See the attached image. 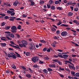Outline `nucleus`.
Segmentation results:
<instances>
[{
    "label": "nucleus",
    "mask_w": 79,
    "mask_h": 79,
    "mask_svg": "<svg viewBox=\"0 0 79 79\" xmlns=\"http://www.w3.org/2000/svg\"><path fill=\"white\" fill-rule=\"evenodd\" d=\"M7 56L9 58L12 57L14 59H16V55L15 54V53L13 52H10V53L8 54Z\"/></svg>",
    "instance_id": "f257e3e1"
},
{
    "label": "nucleus",
    "mask_w": 79,
    "mask_h": 79,
    "mask_svg": "<svg viewBox=\"0 0 79 79\" xmlns=\"http://www.w3.org/2000/svg\"><path fill=\"white\" fill-rule=\"evenodd\" d=\"M8 36L10 37H11V38H13L15 37V35H14V34L11 33H8L7 34V35L6 36V37L7 39L9 40H11V39Z\"/></svg>",
    "instance_id": "f03ea898"
},
{
    "label": "nucleus",
    "mask_w": 79,
    "mask_h": 79,
    "mask_svg": "<svg viewBox=\"0 0 79 79\" xmlns=\"http://www.w3.org/2000/svg\"><path fill=\"white\" fill-rule=\"evenodd\" d=\"M38 58V57L35 56L32 57L31 60L32 61H33V63H36L37 61H39V59Z\"/></svg>",
    "instance_id": "7ed1b4c3"
},
{
    "label": "nucleus",
    "mask_w": 79,
    "mask_h": 79,
    "mask_svg": "<svg viewBox=\"0 0 79 79\" xmlns=\"http://www.w3.org/2000/svg\"><path fill=\"white\" fill-rule=\"evenodd\" d=\"M61 34L62 36H66L67 35H68V33H67V31H64L61 33Z\"/></svg>",
    "instance_id": "20e7f679"
},
{
    "label": "nucleus",
    "mask_w": 79,
    "mask_h": 79,
    "mask_svg": "<svg viewBox=\"0 0 79 79\" xmlns=\"http://www.w3.org/2000/svg\"><path fill=\"white\" fill-rule=\"evenodd\" d=\"M15 19H16V17L10 16V17L9 20L10 21H14Z\"/></svg>",
    "instance_id": "39448f33"
},
{
    "label": "nucleus",
    "mask_w": 79,
    "mask_h": 79,
    "mask_svg": "<svg viewBox=\"0 0 79 79\" xmlns=\"http://www.w3.org/2000/svg\"><path fill=\"white\" fill-rule=\"evenodd\" d=\"M21 42L22 44L23 45H27V42H26V41L25 40H22Z\"/></svg>",
    "instance_id": "423d86ee"
},
{
    "label": "nucleus",
    "mask_w": 79,
    "mask_h": 79,
    "mask_svg": "<svg viewBox=\"0 0 79 79\" xmlns=\"http://www.w3.org/2000/svg\"><path fill=\"white\" fill-rule=\"evenodd\" d=\"M73 66H72V65L69 64V68L70 69H73L74 70H75L76 69V68L74 66V65H73Z\"/></svg>",
    "instance_id": "0eeeda50"
},
{
    "label": "nucleus",
    "mask_w": 79,
    "mask_h": 79,
    "mask_svg": "<svg viewBox=\"0 0 79 79\" xmlns=\"http://www.w3.org/2000/svg\"><path fill=\"white\" fill-rule=\"evenodd\" d=\"M73 1H69L68 3L65 4V6H68L70 5H72L73 4Z\"/></svg>",
    "instance_id": "6e6552de"
},
{
    "label": "nucleus",
    "mask_w": 79,
    "mask_h": 79,
    "mask_svg": "<svg viewBox=\"0 0 79 79\" xmlns=\"http://www.w3.org/2000/svg\"><path fill=\"white\" fill-rule=\"evenodd\" d=\"M9 45L10 46H11V47H14V48H20L19 47V46L18 45H17V47L11 44H9Z\"/></svg>",
    "instance_id": "1a4fd4ad"
},
{
    "label": "nucleus",
    "mask_w": 79,
    "mask_h": 79,
    "mask_svg": "<svg viewBox=\"0 0 79 79\" xmlns=\"http://www.w3.org/2000/svg\"><path fill=\"white\" fill-rule=\"evenodd\" d=\"M11 29L13 31H16L17 27L16 26H12L11 28Z\"/></svg>",
    "instance_id": "9d476101"
},
{
    "label": "nucleus",
    "mask_w": 79,
    "mask_h": 79,
    "mask_svg": "<svg viewBox=\"0 0 79 79\" xmlns=\"http://www.w3.org/2000/svg\"><path fill=\"white\" fill-rule=\"evenodd\" d=\"M19 2L18 1H15L13 3V5L14 6H16L18 5V4Z\"/></svg>",
    "instance_id": "9b49d317"
},
{
    "label": "nucleus",
    "mask_w": 79,
    "mask_h": 79,
    "mask_svg": "<svg viewBox=\"0 0 79 79\" xmlns=\"http://www.w3.org/2000/svg\"><path fill=\"white\" fill-rule=\"evenodd\" d=\"M49 66L50 68H56V65H55V64H51L49 65Z\"/></svg>",
    "instance_id": "f8f14e48"
},
{
    "label": "nucleus",
    "mask_w": 79,
    "mask_h": 79,
    "mask_svg": "<svg viewBox=\"0 0 79 79\" xmlns=\"http://www.w3.org/2000/svg\"><path fill=\"white\" fill-rule=\"evenodd\" d=\"M63 58H64L65 59H66L69 56V55H67L66 54H64L63 55Z\"/></svg>",
    "instance_id": "ddd939ff"
},
{
    "label": "nucleus",
    "mask_w": 79,
    "mask_h": 79,
    "mask_svg": "<svg viewBox=\"0 0 79 79\" xmlns=\"http://www.w3.org/2000/svg\"><path fill=\"white\" fill-rule=\"evenodd\" d=\"M19 45L20 47H26V46L24 45L23 44H19Z\"/></svg>",
    "instance_id": "4468645a"
},
{
    "label": "nucleus",
    "mask_w": 79,
    "mask_h": 79,
    "mask_svg": "<svg viewBox=\"0 0 79 79\" xmlns=\"http://www.w3.org/2000/svg\"><path fill=\"white\" fill-rule=\"evenodd\" d=\"M56 42L54 41L52 44V46L53 47H55L56 46Z\"/></svg>",
    "instance_id": "2eb2a0df"
},
{
    "label": "nucleus",
    "mask_w": 79,
    "mask_h": 79,
    "mask_svg": "<svg viewBox=\"0 0 79 79\" xmlns=\"http://www.w3.org/2000/svg\"><path fill=\"white\" fill-rule=\"evenodd\" d=\"M1 45L2 47H6V44L5 43H1Z\"/></svg>",
    "instance_id": "dca6fc26"
},
{
    "label": "nucleus",
    "mask_w": 79,
    "mask_h": 79,
    "mask_svg": "<svg viewBox=\"0 0 79 79\" xmlns=\"http://www.w3.org/2000/svg\"><path fill=\"white\" fill-rule=\"evenodd\" d=\"M45 3V1H44V0H40V5H42L43 3Z\"/></svg>",
    "instance_id": "f3484780"
},
{
    "label": "nucleus",
    "mask_w": 79,
    "mask_h": 79,
    "mask_svg": "<svg viewBox=\"0 0 79 79\" xmlns=\"http://www.w3.org/2000/svg\"><path fill=\"white\" fill-rule=\"evenodd\" d=\"M35 5V2L34 1L30 2V5L31 6H34Z\"/></svg>",
    "instance_id": "a211bd4d"
},
{
    "label": "nucleus",
    "mask_w": 79,
    "mask_h": 79,
    "mask_svg": "<svg viewBox=\"0 0 79 79\" xmlns=\"http://www.w3.org/2000/svg\"><path fill=\"white\" fill-rule=\"evenodd\" d=\"M71 42H72V44H74V45L75 46H76V47H79V45H78V44H77L76 43L73 41H71Z\"/></svg>",
    "instance_id": "6ab92c4d"
},
{
    "label": "nucleus",
    "mask_w": 79,
    "mask_h": 79,
    "mask_svg": "<svg viewBox=\"0 0 79 79\" xmlns=\"http://www.w3.org/2000/svg\"><path fill=\"white\" fill-rule=\"evenodd\" d=\"M15 53L16 54V56L17 57H18V58H21V55H20V54H19L17 52H15Z\"/></svg>",
    "instance_id": "aec40b11"
},
{
    "label": "nucleus",
    "mask_w": 79,
    "mask_h": 79,
    "mask_svg": "<svg viewBox=\"0 0 79 79\" xmlns=\"http://www.w3.org/2000/svg\"><path fill=\"white\" fill-rule=\"evenodd\" d=\"M51 31L52 32H55L56 31V29L54 27H52Z\"/></svg>",
    "instance_id": "412c9836"
},
{
    "label": "nucleus",
    "mask_w": 79,
    "mask_h": 79,
    "mask_svg": "<svg viewBox=\"0 0 79 79\" xmlns=\"http://www.w3.org/2000/svg\"><path fill=\"white\" fill-rule=\"evenodd\" d=\"M51 10H54L55 9V6H51Z\"/></svg>",
    "instance_id": "4be33fe9"
},
{
    "label": "nucleus",
    "mask_w": 79,
    "mask_h": 79,
    "mask_svg": "<svg viewBox=\"0 0 79 79\" xmlns=\"http://www.w3.org/2000/svg\"><path fill=\"white\" fill-rule=\"evenodd\" d=\"M31 55V53L29 52H27L26 53V55L27 56H30Z\"/></svg>",
    "instance_id": "5701e85b"
},
{
    "label": "nucleus",
    "mask_w": 79,
    "mask_h": 79,
    "mask_svg": "<svg viewBox=\"0 0 79 79\" xmlns=\"http://www.w3.org/2000/svg\"><path fill=\"white\" fill-rule=\"evenodd\" d=\"M71 74L73 76H75V72H74L72 71L71 72Z\"/></svg>",
    "instance_id": "b1692460"
},
{
    "label": "nucleus",
    "mask_w": 79,
    "mask_h": 79,
    "mask_svg": "<svg viewBox=\"0 0 79 79\" xmlns=\"http://www.w3.org/2000/svg\"><path fill=\"white\" fill-rule=\"evenodd\" d=\"M75 77H79V73H76L75 74Z\"/></svg>",
    "instance_id": "393cba45"
},
{
    "label": "nucleus",
    "mask_w": 79,
    "mask_h": 79,
    "mask_svg": "<svg viewBox=\"0 0 79 79\" xmlns=\"http://www.w3.org/2000/svg\"><path fill=\"white\" fill-rule=\"evenodd\" d=\"M13 11H10L9 10H8L7 11V13L8 14H11V13H13Z\"/></svg>",
    "instance_id": "a878e982"
},
{
    "label": "nucleus",
    "mask_w": 79,
    "mask_h": 79,
    "mask_svg": "<svg viewBox=\"0 0 79 79\" xmlns=\"http://www.w3.org/2000/svg\"><path fill=\"white\" fill-rule=\"evenodd\" d=\"M49 2L50 4H53V3H54V2H53V1L52 0H50L49 1Z\"/></svg>",
    "instance_id": "bb28decb"
},
{
    "label": "nucleus",
    "mask_w": 79,
    "mask_h": 79,
    "mask_svg": "<svg viewBox=\"0 0 79 79\" xmlns=\"http://www.w3.org/2000/svg\"><path fill=\"white\" fill-rule=\"evenodd\" d=\"M48 71L49 72H51V71H53V69H52L50 68H48L47 69Z\"/></svg>",
    "instance_id": "cd10ccee"
},
{
    "label": "nucleus",
    "mask_w": 79,
    "mask_h": 79,
    "mask_svg": "<svg viewBox=\"0 0 79 79\" xmlns=\"http://www.w3.org/2000/svg\"><path fill=\"white\" fill-rule=\"evenodd\" d=\"M60 26H64V27H68V26H69V25H65L64 24H62Z\"/></svg>",
    "instance_id": "c85d7f7f"
},
{
    "label": "nucleus",
    "mask_w": 79,
    "mask_h": 79,
    "mask_svg": "<svg viewBox=\"0 0 79 79\" xmlns=\"http://www.w3.org/2000/svg\"><path fill=\"white\" fill-rule=\"evenodd\" d=\"M29 45L31 47H35V46L32 43L30 44Z\"/></svg>",
    "instance_id": "c756f323"
},
{
    "label": "nucleus",
    "mask_w": 79,
    "mask_h": 79,
    "mask_svg": "<svg viewBox=\"0 0 79 79\" xmlns=\"http://www.w3.org/2000/svg\"><path fill=\"white\" fill-rule=\"evenodd\" d=\"M73 14V13L70 12L69 13L68 15L69 16H72Z\"/></svg>",
    "instance_id": "7c9ffc66"
},
{
    "label": "nucleus",
    "mask_w": 79,
    "mask_h": 79,
    "mask_svg": "<svg viewBox=\"0 0 79 79\" xmlns=\"http://www.w3.org/2000/svg\"><path fill=\"white\" fill-rule=\"evenodd\" d=\"M74 10L75 11H77L79 10V9L77 7H75L74 8Z\"/></svg>",
    "instance_id": "2f4dec72"
},
{
    "label": "nucleus",
    "mask_w": 79,
    "mask_h": 79,
    "mask_svg": "<svg viewBox=\"0 0 79 79\" xmlns=\"http://www.w3.org/2000/svg\"><path fill=\"white\" fill-rule=\"evenodd\" d=\"M39 64H43L44 62L43 61H42L41 60H39Z\"/></svg>",
    "instance_id": "473e14b6"
},
{
    "label": "nucleus",
    "mask_w": 79,
    "mask_h": 79,
    "mask_svg": "<svg viewBox=\"0 0 79 79\" xmlns=\"http://www.w3.org/2000/svg\"><path fill=\"white\" fill-rule=\"evenodd\" d=\"M50 50H52V48H48L47 50V52H50Z\"/></svg>",
    "instance_id": "72a5a7b5"
},
{
    "label": "nucleus",
    "mask_w": 79,
    "mask_h": 79,
    "mask_svg": "<svg viewBox=\"0 0 79 79\" xmlns=\"http://www.w3.org/2000/svg\"><path fill=\"white\" fill-rule=\"evenodd\" d=\"M44 59L45 60H49V57L48 56H47L44 58Z\"/></svg>",
    "instance_id": "f704fd0d"
},
{
    "label": "nucleus",
    "mask_w": 79,
    "mask_h": 79,
    "mask_svg": "<svg viewBox=\"0 0 79 79\" xmlns=\"http://www.w3.org/2000/svg\"><path fill=\"white\" fill-rule=\"evenodd\" d=\"M12 68H13V69H16V66H15V65L13 64L11 66Z\"/></svg>",
    "instance_id": "c9c22d12"
},
{
    "label": "nucleus",
    "mask_w": 79,
    "mask_h": 79,
    "mask_svg": "<svg viewBox=\"0 0 79 79\" xmlns=\"http://www.w3.org/2000/svg\"><path fill=\"white\" fill-rule=\"evenodd\" d=\"M43 72L44 73H48V71L46 69H44L43 70Z\"/></svg>",
    "instance_id": "e433bc0d"
},
{
    "label": "nucleus",
    "mask_w": 79,
    "mask_h": 79,
    "mask_svg": "<svg viewBox=\"0 0 79 79\" xmlns=\"http://www.w3.org/2000/svg\"><path fill=\"white\" fill-rule=\"evenodd\" d=\"M1 39L2 40H4V41H6V38L5 37H2Z\"/></svg>",
    "instance_id": "4c0bfd02"
},
{
    "label": "nucleus",
    "mask_w": 79,
    "mask_h": 79,
    "mask_svg": "<svg viewBox=\"0 0 79 79\" xmlns=\"http://www.w3.org/2000/svg\"><path fill=\"white\" fill-rule=\"evenodd\" d=\"M30 50H35V47H30L29 48Z\"/></svg>",
    "instance_id": "58836bf2"
},
{
    "label": "nucleus",
    "mask_w": 79,
    "mask_h": 79,
    "mask_svg": "<svg viewBox=\"0 0 79 79\" xmlns=\"http://www.w3.org/2000/svg\"><path fill=\"white\" fill-rule=\"evenodd\" d=\"M55 3L56 5H58V4H59V3H60V2H59V1H55Z\"/></svg>",
    "instance_id": "ea45409f"
},
{
    "label": "nucleus",
    "mask_w": 79,
    "mask_h": 79,
    "mask_svg": "<svg viewBox=\"0 0 79 79\" xmlns=\"http://www.w3.org/2000/svg\"><path fill=\"white\" fill-rule=\"evenodd\" d=\"M17 44H19H19H20L21 43V41L20 40H18L17 41Z\"/></svg>",
    "instance_id": "a19ab883"
},
{
    "label": "nucleus",
    "mask_w": 79,
    "mask_h": 79,
    "mask_svg": "<svg viewBox=\"0 0 79 79\" xmlns=\"http://www.w3.org/2000/svg\"><path fill=\"white\" fill-rule=\"evenodd\" d=\"M64 68H61V67H59V71H64Z\"/></svg>",
    "instance_id": "79ce46f5"
},
{
    "label": "nucleus",
    "mask_w": 79,
    "mask_h": 79,
    "mask_svg": "<svg viewBox=\"0 0 79 79\" xmlns=\"http://www.w3.org/2000/svg\"><path fill=\"white\" fill-rule=\"evenodd\" d=\"M40 42H42V43H45V44H46V41H44L43 40H40Z\"/></svg>",
    "instance_id": "37998d69"
},
{
    "label": "nucleus",
    "mask_w": 79,
    "mask_h": 79,
    "mask_svg": "<svg viewBox=\"0 0 79 79\" xmlns=\"http://www.w3.org/2000/svg\"><path fill=\"white\" fill-rule=\"evenodd\" d=\"M33 68H37V67H38V66H37V64H35L33 65Z\"/></svg>",
    "instance_id": "c03bdc74"
},
{
    "label": "nucleus",
    "mask_w": 79,
    "mask_h": 79,
    "mask_svg": "<svg viewBox=\"0 0 79 79\" xmlns=\"http://www.w3.org/2000/svg\"><path fill=\"white\" fill-rule=\"evenodd\" d=\"M58 56H59V57H60V58H63V57L61 54H58Z\"/></svg>",
    "instance_id": "a18cd8bd"
},
{
    "label": "nucleus",
    "mask_w": 79,
    "mask_h": 79,
    "mask_svg": "<svg viewBox=\"0 0 79 79\" xmlns=\"http://www.w3.org/2000/svg\"><path fill=\"white\" fill-rule=\"evenodd\" d=\"M21 26L20 25H19L18 27H17V28L18 29H21Z\"/></svg>",
    "instance_id": "49530a36"
},
{
    "label": "nucleus",
    "mask_w": 79,
    "mask_h": 79,
    "mask_svg": "<svg viewBox=\"0 0 79 79\" xmlns=\"http://www.w3.org/2000/svg\"><path fill=\"white\" fill-rule=\"evenodd\" d=\"M26 76L27 77L29 78V77H31V74H27L26 75Z\"/></svg>",
    "instance_id": "de8ad7c7"
},
{
    "label": "nucleus",
    "mask_w": 79,
    "mask_h": 79,
    "mask_svg": "<svg viewBox=\"0 0 79 79\" xmlns=\"http://www.w3.org/2000/svg\"><path fill=\"white\" fill-rule=\"evenodd\" d=\"M28 69L30 70V73H32L33 72V70H32V69H31V68H28Z\"/></svg>",
    "instance_id": "09e8293b"
},
{
    "label": "nucleus",
    "mask_w": 79,
    "mask_h": 79,
    "mask_svg": "<svg viewBox=\"0 0 79 79\" xmlns=\"http://www.w3.org/2000/svg\"><path fill=\"white\" fill-rule=\"evenodd\" d=\"M71 56L73 58H74V57H76V56H77V55H74V54H72Z\"/></svg>",
    "instance_id": "8fccbe9b"
},
{
    "label": "nucleus",
    "mask_w": 79,
    "mask_h": 79,
    "mask_svg": "<svg viewBox=\"0 0 79 79\" xmlns=\"http://www.w3.org/2000/svg\"><path fill=\"white\" fill-rule=\"evenodd\" d=\"M56 8L57 9V10H62V9L60 7H57Z\"/></svg>",
    "instance_id": "3c124183"
},
{
    "label": "nucleus",
    "mask_w": 79,
    "mask_h": 79,
    "mask_svg": "<svg viewBox=\"0 0 79 79\" xmlns=\"http://www.w3.org/2000/svg\"><path fill=\"white\" fill-rule=\"evenodd\" d=\"M52 61H54V62H56V63H57V62H58V60L55 59L52 60Z\"/></svg>",
    "instance_id": "603ef678"
},
{
    "label": "nucleus",
    "mask_w": 79,
    "mask_h": 79,
    "mask_svg": "<svg viewBox=\"0 0 79 79\" xmlns=\"http://www.w3.org/2000/svg\"><path fill=\"white\" fill-rule=\"evenodd\" d=\"M22 69L24 70H26V67L24 66H22Z\"/></svg>",
    "instance_id": "864d4df0"
},
{
    "label": "nucleus",
    "mask_w": 79,
    "mask_h": 79,
    "mask_svg": "<svg viewBox=\"0 0 79 79\" xmlns=\"http://www.w3.org/2000/svg\"><path fill=\"white\" fill-rule=\"evenodd\" d=\"M10 44H13V45H16V44H15V43H14V42H13V41H10Z\"/></svg>",
    "instance_id": "5fc2aeb1"
},
{
    "label": "nucleus",
    "mask_w": 79,
    "mask_h": 79,
    "mask_svg": "<svg viewBox=\"0 0 79 79\" xmlns=\"http://www.w3.org/2000/svg\"><path fill=\"white\" fill-rule=\"evenodd\" d=\"M57 51L59 52H63V50L61 49H58Z\"/></svg>",
    "instance_id": "6e6d98bb"
},
{
    "label": "nucleus",
    "mask_w": 79,
    "mask_h": 79,
    "mask_svg": "<svg viewBox=\"0 0 79 79\" xmlns=\"http://www.w3.org/2000/svg\"><path fill=\"white\" fill-rule=\"evenodd\" d=\"M59 74L60 77H61L63 78L64 77V76H63V75L61 74L60 73H58Z\"/></svg>",
    "instance_id": "4d7b16f0"
},
{
    "label": "nucleus",
    "mask_w": 79,
    "mask_h": 79,
    "mask_svg": "<svg viewBox=\"0 0 79 79\" xmlns=\"http://www.w3.org/2000/svg\"><path fill=\"white\" fill-rule=\"evenodd\" d=\"M3 5H6V6H7V5H8V3L4 2L3 3Z\"/></svg>",
    "instance_id": "13d9d810"
},
{
    "label": "nucleus",
    "mask_w": 79,
    "mask_h": 79,
    "mask_svg": "<svg viewBox=\"0 0 79 79\" xmlns=\"http://www.w3.org/2000/svg\"><path fill=\"white\" fill-rule=\"evenodd\" d=\"M57 63H58L59 64H60V65H61V64H62V63L59 61H58Z\"/></svg>",
    "instance_id": "bf43d9fd"
},
{
    "label": "nucleus",
    "mask_w": 79,
    "mask_h": 79,
    "mask_svg": "<svg viewBox=\"0 0 79 79\" xmlns=\"http://www.w3.org/2000/svg\"><path fill=\"white\" fill-rule=\"evenodd\" d=\"M16 35H17V37L18 38V39H19V38H20V36L19 35V34H16Z\"/></svg>",
    "instance_id": "052dcab7"
},
{
    "label": "nucleus",
    "mask_w": 79,
    "mask_h": 79,
    "mask_svg": "<svg viewBox=\"0 0 79 79\" xmlns=\"http://www.w3.org/2000/svg\"><path fill=\"white\" fill-rule=\"evenodd\" d=\"M10 14H11L10 15L11 16H14L15 15V13L14 12H13V13H12Z\"/></svg>",
    "instance_id": "680f3d73"
},
{
    "label": "nucleus",
    "mask_w": 79,
    "mask_h": 79,
    "mask_svg": "<svg viewBox=\"0 0 79 79\" xmlns=\"http://www.w3.org/2000/svg\"><path fill=\"white\" fill-rule=\"evenodd\" d=\"M10 28V26H7L6 27V29H9Z\"/></svg>",
    "instance_id": "e2e57ef3"
},
{
    "label": "nucleus",
    "mask_w": 79,
    "mask_h": 79,
    "mask_svg": "<svg viewBox=\"0 0 79 79\" xmlns=\"http://www.w3.org/2000/svg\"><path fill=\"white\" fill-rule=\"evenodd\" d=\"M0 15H1L2 16H5V14L0 13Z\"/></svg>",
    "instance_id": "0e129e2a"
},
{
    "label": "nucleus",
    "mask_w": 79,
    "mask_h": 79,
    "mask_svg": "<svg viewBox=\"0 0 79 79\" xmlns=\"http://www.w3.org/2000/svg\"><path fill=\"white\" fill-rule=\"evenodd\" d=\"M6 74H9L10 73V71L9 70H6Z\"/></svg>",
    "instance_id": "69168bd1"
},
{
    "label": "nucleus",
    "mask_w": 79,
    "mask_h": 79,
    "mask_svg": "<svg viewBox=\"0 0 79 79\" xmlns=\"http://www.w3.org/2000/svg\"><path fill=\"white\" fill-rule=\"evenodd\" d=\"M5 22L2 23L1 24L2 26H5Z\"/></svg>",
    "instance_id": "338daca9"
},
{
    "label": "nucleus",
    "mask_w": 79,
    "mask_h": 79,
    "mask_svg": "<svg viewBox=\"0 0 79 79\" xmlns=\"http://www.w3.org/2000/svg\"><path fill=\"white\" fill-rule=\"evenodd\" d=\"M56 33L57 35L59 34H60V31L58 30L57 31H56Z\"/></svg>",
    "instance_id": "774afa93"
}]
</instances>
